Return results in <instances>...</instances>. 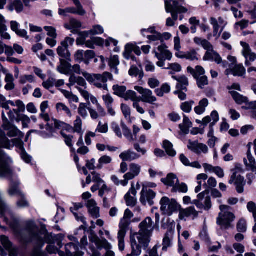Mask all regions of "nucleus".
Segmentation results:
<instances>
[{
  "label": "nucleus",
  "instance_id": "1",
  "mask_svg": "<svg viewBox=\"0 0 256 256\" xmlns=\"http://www.w3.org/2000/svg\"><path fill=\"white\" fill-rule=\"evenodd\" d=\"M156 226V224L150 217H147L140 224L139 232L130 236L133 254L140 255L142 253V248L148 246Z\"/></svg>",
  "mask_w": 256,
  "mask_h": 256
},
{
  "label": "nucleus",
  "instance_id": "2",
  "mask_svg": "<svg viewBox=\"0 0 256 256\" xmlns=\"http://www.w3.org/2000/svg\"><path fill=\"white\" fill-rule=\"evenodd\" d=\"M10 141L5 135L0 136V148H10ZM11 159L0 150V177H6L10 175L12 172L10 164L12 163Z\"/></svg>",
  "mask_w": 256,
  "mask_h": 256
},
{
  "label": "nucleus",
  "instance_id": "3",
  "mask_svg": "<svg viewBox=\"0 0 256 256\" xmlns=\"http://www.w3.org/2000/svg\"><path fill=\"white\" fill-rule=\"evenodd\" d=\"M82 74L90 84L104 90H108L107 84L108 80L112 79V74L108 72H104L102 74L83 72Z\"/></svg>",
  "mask_w": 256,
  "mask_h": 256
},
{
  "label": "nucleus",
  "instance_id": "4",
  "mask_svg": "<svg viewBox=\"0 0 256 256\" xmlns=\"http://www.w3.org/2000/svg\"><path fill=\"white\" fill-rule=\"evenodd\" d=\"M220 212L217 218L216 223L222 229H228L232 226V224L235 219L234 214L231 212V208L226 205L220 206Z\"/></svg>",
  "mask_w": 256,
  "mask_h": 256
},
{
  "label": "nucleus",
  "instance_id": "5",
  "mask_svg": "<svg viewBox=\"0 0 256 256\" xmlns=\"http://www.w3.org/2000/svg\"><path fill=\"white\" fill-rule=\"evenodd\" d=\"M232 171V174L228 182L230 184H234L236 186L237 192L241 194L244 192V186L245 184L244 178L240 174L243 171L242 166L240 164H236L235 168Z\"/></svg>",
  "mask_w": 256,
  "mask_h": 256
},
{
  "label": "nucleus",
  "instance_id": "6",
  "mask_svg": "<svg viewBox=\"0 0 256 256\" xmlns=\"http://www.w3.org/2000/svg\"><path fill=\"white\" fill-rule=\"evenodd\" d=\"M26 226L32 240L36 241L39 244L46 241V232L44 230L39 231L34 220L27 221Z\"/></svg>",
  "mask_w": 256,
  "mask_h": 256
},
{
  "label": "nucleus",
  "instance_id": "7",
  "mask_svg": "<svg viewBox=\"0 0 256 256\" xmlns=\"http://www.w3.org/2000/svg\"><path fill=\"white\" fill-rule=\"evenodd\" d=\"M160 203L161 211L168 216H171L181 207L174 199H170L166 196L162 197Z\"/></svg>",
  "mask_w": 256,
  "mask_h": 256
},
{
  "label": "nucleus",
  "instance_id": "8",
  "mask_svg": "<svg viewBox=\"0 0 256 256\" xmlns=\"http://www.w3.org/2000/svg\"><path fill=\"white\" fill-rule=\"evenodd\" d=\"M74 42V39L66 37L62 40L60 45L58 47L56 51L58 54L61 58L70 61V53L68 49L69 46H72Z\"/></svg>",
  "mask_w": 256,
  "mask_h": 256
},
{
  "label": "nucleus",
  "instance_id": "9",
  "mask_svg": "<svg viewBox=\"0 0 256 256\" xmlns=\"http://www.w3.org/2000/svg\"><path fill=\"white\" fill-rule=\"evenodd\" d=\"M90 240L94 243L98 249L104 248L106 250V256H115L114 252L110 250L112 248L111 244L106 238H100L96 235L92 234Z\"/></svg>",
  "mask_w": 256,
  "mask_h": 256
},
{
  "label": "nucleus",
  "instance_id": "10",
  "mask_svg": "<svg viewBox=\"0 0 256 256\" xmlns=\"http://www.w3.org/2000/svg\"><path fill=\"white\" fill-rule=\"evenodd\" d=\"M76 6V8L74 7H68L64 9L60 8L58 9V14L62 16H68L69 14H77L80 16H84L86 14V10L83 8L82 5L78 0H72Z\"/></svg>",
  "mask_w": 256,
  "mask_h": 256
},
{
  "label": "nucleus",
  "instance_id": "11",
  "mask_svg": "<svg viewBox=\"0 0 256 256\" xmlns=\"http://www.w3.org/2000/svg\"><path fill=\"white\" fill-rule=\"evenodd\" d=\"M240 44L242 47V54L246 59L245 64L246 66H250L252 62L256 60V54L252 52L248 44L240 42Z\"/></svg>",
  "mask_w": 256,
  "mask_h": 256
},
{
  "label": "nucleus",
  "instance_id": "12",
  "mask_svg": "<svg viewBox=\"0 0 256 256\" xmlns=\"http://www.w3.org/2000/svg\"><path fill=\"white\" fill-rule=\"evenodd\" d=\"M134 90L142 94L140 100L143 102L152 104L156 101V98L153 95L152 92L149 89L144 88L139 86H135Z\"/></svg>",
  "mask_w": 256,
  "mask_h": 256
},
{
  "label": "nucleus",
  "instance_id": "13",
  "mask_svg": "<svg viewBox=\"0 0 256 256\" xmlns=\"http://www.w3.org/2000/svg\"><path fill=\"white\" fill-rule=\"evenodd\" d=\"M134 52L137 56H140L142 54L140 48L136 45V43H128L124 46V50L123 52L124 57L126 60L136 58L132 55Z\"/></svg>",
  "mask_w": 256,
  "mask_h": 256
},
{
  "label": "nucleus",
  "instance_id": "14",
  "mask_svg": "<svg viewBox=\"0 0 256 256\" xmlns=\"http://www.w3.org/2000/svg\"><path fill=\"white\" fill-rule=\"evenodd\" d=\"M188 148L192 152L198 155L206 154L208 152V148L206 144L199 143L197 141L189 140Z\"/></svg>",
  "mask_w": 256,
  "mask_h": 256
},
{
  "label": "nucleus",
  "instance_id": "15",
  "mask_svg": "<svg viewBox=\"0 0 256 256\" xmlns=\"http://www.w3.org/2000/svg\"><path fill=\"white\" fill-rule=\"evenodd\" d=\"M206 52L204 56L203 60H214L218 64H222L224 68L226 66V62L222 61L220 56L214 50L213 46H212L210 48L206 50Z\"/></svg>",
  "mask_w": 256,
  "mask_h": 256
},
{
  "label": "nucleus",
  "instance_id": "16",
  "mask_svg": "<svg viewBox=\"0 0 256 256\" xmlns=\"http://www.w3.org/2000/svg\"><path fill=\"white\" fill-rule=\"evenodd\" d=\"M199 212L197 211L193 206L186 208L180 209L179 218L181 220H186L188 218H191L192 220L197 218Z\"/></svg>",
  "mask_w": 256,
  "mask_h": 256
},
{
  "label": "nucleus",
  "instance_id": "17",
  "mask_svg": "<svg viewBox=\"0 0 256 256\" xmlns=\"http://www.w3.org/2000/svg\"><path fill=\"white\" fill-rule=\"evenodd\" d=\"M141 196L140 198V202L146 205L148 204L150 206L153 204V199L156 197V193L150 189H146L144 187L142 188L141 192Z\"/></svg>",
  "mask_w": 256,
  "mask_h": 256
},
{
  "label": "nucleus",
  "instance_id": "18",
  "mask_svg": "<svg viewBox=\"0 0 256 256\" xmlns=\"http://www.w3.org/2000/svg\"><path fill=\"white\" fill-rule=\"evenodd\" d=\"M0 214L4 217L6 222L11 224L9 222L10 219L12 218L13 217L12 212L10 206L5 202L3 200L1 192H0Z\"/></svg>",
  "mask_w": 256,
  "mask_h": 256
},
{
  "label": "nucleus",
  "instance_id": "19",
  "mask_svg": "<svg viewBox=\"0 0 256 256\" xmlns=\"http://www.w3.org/2000/svg\"><path fill=\"white\" fill-rule=\"evenodd\" d=\"M130 171L124 176V178L128 180L138 176L141 171V166L138 164L132 163L129 166Z\"/></svg>",
  "mask_w": 256,
  "mask_h": 256
},
{
  "label": "nucleus",
  "instance_id": "20",
  "mask_svg": "<svg viewBox=\"0 0 256 256\" xmlns=\"http://www.w3.org/2000/svg\"><path fill=\"white\" fill-rule=\"evenodd\" d=\"M88 211L90 216L94 218H98L100 216V208L97 206L96 202L91 199L88 200L86 204Z\"/></svg>",
  "mask_w": 256,
  "mask_h": 256
},
{
  "label": "nucleus",
  "instance_id": "21",
  "mask_svg": "<svg viewBox=\"0 0 256 256\" xmlns=\"http://www.w3.org/2000/svg\"><path fill=\"white\" fill-rule=\"evenodd\" d=\"M244 162L248 170L256 174V162L250 150L247 152L246 158H244Z\"/></svg>",
  "mask_w": 256,
  "mask_h": 256
},
{
  "label": "nucleus",
  "instance_id": "22",
  "mask_svg": "<svg viewBox=\"0 0 256 256\" xmlns=\"http://www.w3.org/2000/svg\"><path fill=\"white\" fill-rule=\"evenodd\" d=\"M161 182L166 186H168L172 187L174 188L175 186L179 182L177 176L173 174H168L166 177L161 179Z\"/></svg>",
  "mask_w": 256,
  "mask_h": 256
},
{
  "label": "nucleus",
  "instance_id": "23",
  "mask_svg": "<svg viewBox=\"0 0 256 256\" xmlns=\"http://www.w3.org/2000/svg\"><path fill=\"white\" fill-rule=\"evenodd\" d=\"M136 191L134 187H132L124 196V198L128 206H134L136 202Z\"/></svg>",
  "mask_w": 256,
  "mask_h": 256
},
{
  "label": "nucleus",
  "instance_id": "24",
  "mask_svg": "<svg viewBox=\"0 0 256 256\" xmlns=\"http://www.w3.org/2000/svg\"><path fill=\"white\" fill-rule=\"evenodd\" d=\"M225 74L226 75L232 74L234 76H242L246 74V69L242 64H237L233 69L226 70Z\"/></svg>",
  "mask_w": 256,
  "mask_h": 256
},
{
  "label": "nucleus",
  "instance_id": "25",
  "mask_svg": "<svg viewBox=\"0 0 256 256\" xmlns=\"http://www.w3.org/2000/svg\"><path fill=\"white\" fill-rule=\"evenodd\" d=\"M140 157V155L130 150L123 152L120 155V158L124 162L134 160Z\"/></svg>",
  "mask_w": 256,
  "mask_h": 256
},
{
  "label": "nucleus",
  "instance_id": "26",
  "mask_svg": "<svg viewBox=\"0 0 256 256\" xmlns=\"http://www.w3.org/2000/svg\"><path fill=\"white\" fill-rule=\"evenodd\" d=\"M20 184L19 182L10 183L8 190V192L10 196H18L20 197V196H23L24 193L19 188Z\"/></svg>",
  "mask_w": 256,
  "mask_h": 256
},
{
  "label": "nucleus",
  "instance_id": "27",
  "mask_svg": "<svg viewBox=\"0 0 256 256\" xmlns=\"http://www.w3.org/2000/svg\"><path fill=\"white\" fill-rule=\"evenodd\" d=\"M82 26L81 22L76 19H71L68 24H65L64 28L68 30H71V32L74 34L78 33V29Z\"/></svg>",
  "mask_w": 256,
  "mask_h": 256
},
{
  "label": "nucleus",
  "instance_id": "28",
  "mask_svg": "<svg viewBox=\"0 0 256 256\" xmlns=\"http://www.w3.org/2000/svg\"><path fill=\"white\" fill-rule=\"evenodd\" d=\"M187 71L190 73L193 77L196 79L202 76H204L205 70L204 69L200 66H197L194 68L190 66L187 68Z\"/></svg>",
  "mask_w": 256,
  "mask_h": 256
},
{
  "label": "nucleus",
  "instance_id": "29",
  "mask_svg": "<svg viewBox=\"0 0 256 256\" xmlns=\"http://www.w3.org/2000/svg\"><path fill=\"white\" fill-rule=\"evenodd\" d=\"M192 204H194L198 209L206 211L209 210L212 207L211 198L210 196L206 197L204 204L202 202H199L198 201H192Z\"/></svg>",
  "mask_w": 256,
  "mask_h": 256
},
{
  "label": "nucleus",
  "instance_id": "30",
  "mask_svg": "<svg viewBox=\"0 0 256 256\" xmlns=\"http://www.w3.org/2000/svg\"><path fill=\"white\" fill-rule=\"evenodd\" d=\"M72 66L65 60L60 59V64L57 67V70L62 74L67 75L70 74Z\"/></svg>",
  "mask_w": 256,
  "mask_h": 256
},
{
  "label": "nucleus",
  "instance_id": "31",
  "mask_svg": "<svg viewBox=\"0 0 256 256\" xmlns=\"http://www.w3.org/2000/svg\"><path fill=\"white\" fill-rule=\"evenodd\" d=\"M158 53L160 58H164L168 60H171L172 57V53L168 50V47L164 44H162L158 46Z\"/></svg>",
  "mask_w": 256,
  "mask_h": 256
},
{
  "label": "nucleus",
  "instance_id": "32",
  "mask_svg": "<svg viewBox=\"0 0 256 256\" xmlns=\"http://www.w3.org/2000/svg\"><path fill=\"white\" fill-rule=\"evenodd\" d=\"M51 124H54L56 128L64 130L69 132H73L72 126L69 124L56 120V119L52 118V120Z\"/></svg>",
  "mask_w": 256,
  "mask_h": 256
},
{
  "label": "nucleus",
  "instance_id": "33",
  "mask_svg": "<svg viewBox=\"0 0 256 256\" xmlns=\"http://www.w3.org/2000/svg\"><path fill=\"white\" fill-rule=\"evenodd\" d=\"M77 88L78 89L82 97L88 102V104L90 103V100L91 102L96 106L99 104L97 98L94 96L90 94L87 90H82V88Z\"/></svg>",
  "mask_w": 256,
  "mask_h": 256
},
{
  "label": "nucleus",
  "instance_id": "34",
  "mask_svg": "<svg viewBox=\"0 0 256 256\" xmlns=\"http://www.w3.org/2000/svg\"><path fill=\"white\" fill-rule=\"evenodd\" d=\"M192 122L188 118L184 116L182 123L179 124V128L183 134H186L189 132L190 128L192 127Z\"/></svg>",
  "mask_w": 256,
  "mask_h": 256
},
{
  "label": "nucleus",
  "instance_id": "35",
  "mask_svg": "<svg viewBox=\"0 0 256 256\" xmlns=\"http://www.w3.org/2000/svg\"><path fill=\"white\" fill-rule=\"evenodd\" d=\"M18 26L19 24L16 22H11L10 27L12 30L18 36L28 39V37L27 36L26 31L24 30H19Z\"/></svg>",
  "mask_w": 256,
  "mask_h": 256
},
{
  "label": "nucleus",
  "instance_id": "36",
  "mask_svg": "<svg viewBox=\"0 0 256 256\" xmlns=\"http://www.w3.org/2000/svg\"><path fill=\"white\" fill-rule=\"evenodd\" d=\"M172 78L178 82V84L176 85V87L178 89L184 90L186 89V86L188 85V79L184 76L178 77L172 76Z\"/></svg>",
  "mask_w": 256,
  "mask_h": 256
},
{
  "label": "nucleus",
  "instance_id": "37",
  "mask_svg": "<svg viewBox=\"0 0 256 256\" xmlns=\"http://www.w3.org/2000/svg\"><path fill=\"white\" fill-rule=\"evenodd\" d=\"M78 246L70 243L66 246V254L64 256H78Z\"/></svg>",
  "mask_w": 256,
  "mask_h": 256
},
{
  "label": "nucleus",
  "instance_id": "38",
  "mask_svg": "<svg viewBox=\"0 0 256 256\" xmlns=\"http://www.w3.org/2000/svg\"><path fill=\"white\" fill-rule=\"evenodd\" d=\"M210 22L213 26V34L216 39H218L222 32V29L219 32L220 26L218 24L217 20L213 17H212L210 19Z\"/></svg>",
  "mask_w": 256,
  "mask_h": 256
},
{
  "label": "nucleus",
  "instance_id": "39",
  "mask_svg": "<svg viewBox=\"0 0 256 256\" xmlns=\"http://www.w3.org/2000/svg\"><path fill=\"white\" fill-rule=\"evenodd\" d=\"M162 147L169 156H174L176 155V152L173 148V144L168 140L163 142Z\"/></svg>",
  "mask_w": 256,
  "mask_h": 256
},
{
  "label": "nucleus",
  "instance_id": "40",
  "mask_svg": "<svg viewBox=\"0 0 256 256\" xmlns=\"http://www.w3.org/2000/svg\"><path fill=\"white\" fill-rule=\"evenodd\" d=\"M83 207V204L82 203H76L74 205V207L71 208L72 212L74 213L76 219L78 220H80L84 224H86V218L82 214H78V213L74 212V210H77L80 208Z\"/></svg>",
  "mask_w": 256,
  "mask_h": 256
},
{
  "label": "nucleus",
  "instance_id": "41",
  "mask_svg": "<svg viewBox=\"0 0 256 256\" xmlns=\"http://www.w3.org/2000/svg\"><path fill=\"white\" fill-rule=\"evenodd\" d=\"M230 92L238 104H246L248 102V100L246 97L244 96L238 92L234 90H231Z\"/></svg>",
  "mask_w": 256,
  "mask_h": 256
},
{
  "label": "nucleus",
  "instance_id": "42",
  "mask_svg": "<svg viewBox=\"0 0 256 256\" xmlns=\"http://www.w3.org/2000/svg\"><path fill=\"white\" fill-rule=\"evenodd\" d=\"M4 126L6 130L8 131V134L10 137L16 136L21 132L16 126L9 124H4Z\"/></svg>",
  "mask_w": 256,
  "mask_h": 256
},
{
  "label": "nucleus",
  "instance_id": "43",
  "mask_svg": "<svg viewBox=\"0 0 256 256\" xmlns=\"http://www.w3.org/2000/svg\"><path fill=\"white\" fill-rule=\"evenodd\" d=\"M82 122L81 118L77 116L76 120L74 122L73 132L78 133L82 135L83 131L82 129Z\"/></svg>",
  "mask_w": 256,
  "mask_h": 256
},
{
  "label": "nucleus",
  "instance_id": "44",
  "mask_svg": "<svg viewBox=\"0 0 256 256\" xmlns=\"http://www.w3.org/2000/svg\"><path fill=\"white\" fill-rule=\"evenodd\" d=\"M170 90V86L166 83L163 84L160 88L156 89L155 92L158 96L162 97L164 94L169 93Z\"/></svg>",
  "mask_w": 256,
  "mask_h": 256
},
{
  "label": "nucleus",
  "instance_id": "45",
  "mask_svg": "<svg viewBox=\"0 0 256 256\" xmlns=\"http://www.w3.org/2000/svg\"><path fill=\"white\" fill-rule=\"evenodd\" d=\"M6 30V27L4 24V17L0 15V34H1V36L3 38L9 40L10 36L8 33L5 32Z\"/></svg>",
  "mask_w": 256,
  "mask_h": 256
},
{
  "label": "nucleus",
  "instance_id": "46",
  "mask_svg": "<svg viewBox=\"0 0 256 256\" xmlns=\"http://www.w3.org/2000/svg\"><path fill=\"white\" fill-rule=\"evenodd\" d=\"M112 90L114 94L124 98L126 92V88L125 86L114 85L112 87Z\"/></svg>",
  "mask_w": 256,
  "mask_h": 256
},
{
  "label": "nucleus",
  "instance_id": "47",
  "mask_svg": "<svg viewBox=\"0 0 256 256\" xmlns=\"http://www.w3.org/2000/svg\"><path fill=\"white\" fill-rule=\"evenodd\" d=\"M194 42L198 46H201L204 49L207 50L212 48L211 44L205 39H202L200 38L196 37L194 39Z\"/></svg>",
  "mask_w": 256,
  "mask_h": 256
},
{
  "label": "nucleus",
  "instance_id": "48",
  "mask_svg": "<svg viewBox=\"0 0 256 256\" xmlns=\"http://www.w3.org/2000/svg\"><path fill=\"white\" fill-rule=\"evenodd\" d=\"M108 64L112 68H114L116 74H118V70L116 66L120 64V60L118 56L114 55L112 56L108 60Z\"/></svg>",
  "mask_w": 256,
  "mask_h": 256
},
{
  "label": "nucleus",
  "instance_id": "49",
  "mask_svg": "<svg viewBox=\"0 0 256 256\" xmlns=\"http://www.w3.org/2000/svg\"><path fill=\"white\" fill-rule=\"evenodd\" d=\"M124 98L126 100H131L133 103L137 100H140V97L138 96L135 92L130 90L126 92Z\"/></svg>",
  "mask_w": 256,
  "mask_h": 256
},
{
  "label": "nucleus",
  "instance_id": "50",
  "mask_svg": "<svg viewBox=\"0 0 256 256\" xmlns=\"http://www.w3.org/2000/svg\"><path fill=\"white\" fill-rule=\"evenodd\" d=\"M56 108L58 112H64L68 116L71 118L72 116V113L70 109L64 104L62 102L58 103L56 104Z\"/></svg>",
  "mask_w": 256,
  "mask_h": 256
},
{
  "label": "nucleus",
  "instance_id": "51",
  "mask_svg": "<svg viewBox=\"0 0 256 256\" xmlns=\"http://www.w3.org/2000/svg\"><path fill=\"white\" fill-rule=\"evenodd\" d=\"M87 104L86 103H80L78 108V114L84 118L88 116V110Z\"/></svg>",
  "mask_w": 256,
  "mask_h": 256
},
{
  "label": "nucleus",
  "instance_id": "52",
  "mask_svg": "<svg viewBox=\"0 0 256 256\" xmlns=\"http://www.w3.org/2000/svg\"><path fill=\"white\" fill-rule=\"evenodd\" d=\"M200 57V55L194 49H192L190 51L186 52V60L191 61L198 60H199Z\"/></svg>",
  "mask_w": 256,
  "mask_h": 256
},
{
  "label": "nucleus",
  "instance_id": "53",
  "mask_svg": "<svg viewBox=\"0 0 256 256\" xmlns=\"http://www.w3.org/2000/svg\"><path fill=\"white\" fill-rule=\"evenodd\" d=\"M5 81L6 82V84L5 86V88L6 90H12L14 88V77L12 74H7L5 78Z\"/></svg>",
  "mask_w": 256,
  "mask_h": 256
},
{
  "label": "nucleus",
  "instance_id": "54",
  "mask_svg": "<svg viewBox=\"0 0 256 256\" xmlns=\"http://www.w3.org/2000/svg\"><path fill=\"white\" fill-rule=\"evenodd\" d=\"M112 162V158L108 156H104L100 158L98 160V168L100 169L102 168L103 165L108 164L111 163Z\"/></svg>",
  "mask_w": 256,
  "mask_h": 256
},
{
  "label": "nucleus",
  "instance_id": "55",
  "mask_svg": "<svg viewBox=\"0 0 256 256\" xmlns=\"http://www.w3.org/2000/svg\"><path fill=\"white\" fill-rule=\"evenodd\" d=\"M16 206L20 208H28L30 206V204L26 200L24 194L23 196H20V199L16 202Z\"/></svg>",
  "mask_w": 256,
  "mask_h": 256
},
{
  "label": "nucleus",
  "instance_id": "56",
  "mask_svg": "<svg viewBox=\"0 0 256 256\" xmlns=\"http://www.w3.org/2000/svg\"><path fill=\"white\" fill-rule=\"evenodd\" d=\"M112 181L116 186H126L128 184V180L126 178H124L123 180H120L118 177L116 175H112L110 177Z\"/></svg>",
  "mask_w": 256,
  "mask_h": 256
},
{
  "label": "nucleus",
  "instance_id": "57",
  "mask_svg": "<svg viewBox=\"0 0 256 256\" xmlns=\"http://www.w3.org/2000/svg\"><path fill=\"white\" fill-rule=\"evenodd\" d=\"M172 192H180L182 193H186L188 191L187 185L184 183L177 184L174 188H172Z\"/></svg>",
  "mask_w": 256,
  "mask_h": 256
},
{
  "label": "nucleus",
  "instance_id": "58",
  "mask_svg": "<svg viewBox=\"0 0 256 256\" xmlns=\"http://www.w3.org/2000/svg\"><path fill=\"white\" fill-rule=\"evenodd\" d=\"M194 104V101L186 102H182L180 105V108L182 111L186 113H190Z\"/></svg>",
  "mask_w": 256,
  "mask_h": 256
},
{
  "label": "nucleus",
  "instance_id": "59",
  "mask_svg": "<svg viewBox=\"0 0 256 256\" xmlns=\"http://www.w3.org/2000/svg\"><path fill=\"white\" fill-rule=\"evenodd\" d=\"M108 126L107 123L102 124L101 121L99 122L96 128V132H98L102 134H106L108 132Z\"/></svg>",
  "mask_w": 256,
  "mask_h": 256
},
{
  "label": "nucleus",
  "instance_id": "60",
  "mask_svg": "<svg viewBox=\"0 0 256 256\" xmlns=\"http://www.w3.org/2000/svg\"><path fill=\"white\" fill-rule=\"evenodd\" d=\"M197 84L198 88H203L208 84V77L206 76H200L196 78Z\"/></svg>",
  "mask_w": 256,
  "mask_h": 256
},
{
  "label": "nucleus",
  "instance_id": "61",
  "mask_svg": "<svg viewBox=\"0 0 256 256\" xmlns=\"http://www.w3.org/2000/svg\"><path fill=\"white\" fill-rule=\"evenodd\" d=\"M147 38L150 42H156L158 40L162 42V34L156 31L152 34V35L147 36Z\"/></svg>",
  "mask_w": 256,
  "mask_h": 256
},
{
  "label": "nucleus",
  "instance_id": "62",
  "mask_svg": "<svg viewBox=\"0 0 256 256\" xmlns=\"http://www.w3.org/2000/svg\"><path fill=\"white\" fill-rule=\"evenodd\" d=\"M104 32V29L100 25H94L92 26V28L90 30L91 35L101 34Z\"/></svg>",
  "mask_w": 256,
  "mask_h": 256
},
{
  "label": "nucleus",
  "instance_id": "63",
  "mask_svg": "<svg viewBox=\"0 0 256 256\" xmlns=\"http://www.w3.org/2000/svg\"><path fill=\"white\" fill-rule=\"evenodd\" d=\"M35 81L34 76L33 75H24L20 76V82L22 84L26 82H33Z\"/></svg>",
  "mask_w": 256,
  "mask_h": 256
},
{
  "label": "nucleus",
  "instance_id": "64",
  "mask_svg": "<svg viewBox=\"0 0 256 256\" xmlns=\"http://www.w3.org/2000/svg\"><path fill=\"white\" fill-rule=\"evenodd\" d=\"M247 209L250 212L252 213L254 221L256 222V204L250 202L247 204Z\"/></svg>",
  "mask_w": 256,
  "mask_h": 256
}]
</instances>
